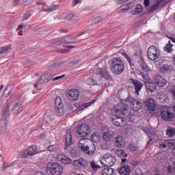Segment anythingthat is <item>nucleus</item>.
I'll return each instance as SVG.
<instances>
[{
    "label": "nucleus",
    "mask_w": 175,
    "mask_h": 175,
    "mask_svg": "<svg viewBox=\"0 0 175 175\" xmlns=\"http://www.w3.org/2000/svg\"><path fill=\"white\" fill-rule=\"evenodd\" d=\"M109 76V72H107V68L104 67L98 69V71L94 72L93 74L94 78L88 79L86 83L88 84V85H102L103 84L102 79H108Z\"/></svg>",
    "instance_id": "nucleus-1"
},
{
    "label": "nucleus",
    "mask_w": 175,
    "mask_h": 175,
    "mask_svg": "<svg viewBox=\"0 0 175 175\" xmlns=\"http://www.w3.org/2000/svg\"><path fill=\"white\" fill-rule=\"evenodd\" d=\"M111 71L113 75L120 76L125 69V63L120 57H113L111 60Z\"/></svg>",
    "instance_id": "nucleus-2"
},
{
    "label": "nucleus",
    "mask_w": 175,
    "mask_h": 175,
    "mask_svg": "<svg viewBox=\"0 0 175 175\" xmlns=\"http://www.w3.org/2000/svg\"><path fill=\"white\" fill-rule=\"evenodd\" d=\"M154 116L161 117L164 121H172L174 118V113L170 111L168 106L160 107L159 110L154 112Z\"/></svg>",
    "instance_id": "nucleus-3"
},
{
    "label": "nucleus",
    "mask_w": 175,
    "mask_h": 175,
    "mask_svg": "<svg viewBox=\"0 0 175 175\" xmlns=\"http://www.w3.org/2000/svg\"><path fill=\"white\" fill-rule=\"evenodd\" d=\"M90 142V139H81L79 140V147L81 148V150L84 152V154H86V155H90V157H92L95 154V151L96 150V148H95V144H93L92 146V148L88 147V142Z\"/></svg>",
    "instance_id": "nucleus-4"
},
{
    "label": "nucleus",
    "mask_w": 175,
    "mask_h": 175,
    "mask_svg": "<svg viewBox=\"0 0 175 175\" xmlns=\"http://www.w3.org/2000/svg\"><path fill=\"white\" fill-rule=\"evenodd\" d=\"M111 111L113 114H122L123 116H129L131 114V109L126 104L120 103L112 108Z\"/></svg>",
    "instance_id": "nucleus-5"
},
{
    "label": "nucleus",
    "mask_w": 175,
    "mask_h": 175,
    "mask_svg": "<svg viewBox=\"0 0 175 175\" xmlns=\"http://www.w3.org/2000/svg\"><path fill=\"white\" fill-rule=\"evenodd\" d=\"M46 173L49 175H61L64 173V167L58 163H52L46 166Z\"/></svg>",
    "instance_id": "nucleus-6"
},
{
    "label": "nucleus",
    "mask_w": 175,
    "mask_h": 175,
    "mask_svg": "<svg viewBox=\"0 0 175 175\" xmlns=\"http://www.w3.org/2000/svg\"><path fill=\"white\" fill-rule=\"evenodd\" d=\"M147 55L150 61H154V62L161 61V52L154 46H151L148 49Z\"/></svg>",
    "instance_id": "nucleus-7"
},
{
    "label": "nucleus",
    "mask_w": 175,
    "mask_h": 175,
    "mask_svg": "<svg viewBox=\"0 0 175 175\" xmlns=\"http://www.w3.org/2000/svg\"><path fill=\"white\" fill-rule=\"evenodd\" d=\"M101 165L105 167L113 166L116 163V157L111 154H105L99 159Z\"/></svg>",
    "instance_id": "nucleus-8"
},
{
    "label": "nucleus",
    "mask_w": 175,
    "mask_h": 175,
    "mask_svg": "<svg viewBox=\"0 0 175 175\" xmlns=\"http://www.w3.org/2000/svg\"><path fill=\"white\" fill-rule=\"evenodd\" d=\"M91 133V129L90 126L87 124H82L78 127V131L77 132V136H80L81 137H85Z\"/></svg>",
    "instance_id": "nucleus-9"
},
{
    "label": "nucleus",
    "mask_w": 175,
    "mask_h": 175,
    "mask_svg": "<svg viewBox=\"0 0 175 175\" xmlns=\"http://www.w3.org/2000/svg\"><path fill=\"white\" fill-rule=\"evenodd\" d=\"M145 105L149 113H152V116H154V114L157 113V111H158L157 110H155V107L157 106V103H155V100L152 98H149L145 102Z\"/></svg>",
    "instance_id": "nucleus-10"
},
{
    "label": "nucleus",
    "mask_w": 175,
    "mask_h": 175,
    "mask_svg": "<svg viewBox=\"0 0 175 175\" xmlns=\"http://www.w3.org/2000/svg\"><path fill=\"white\" fill-rule=\"evenodd\" d=\"M59 8V5H52L51 6H48L46 4H40L39 6V9L40 12H46V13H51L53 12H55L57 9Z\"/></svg>",
    "instance_id": "nucleus-11"
},
{
    "label": "nucleus",
    "mask_w": 175,
    "mask_h": 175,
    "mask_svg": "<svg viewBox=\"0 0 175 175\" xmlns=\"http://www.w3.org/2000/svg\"><path fill=\"white\" fill-rule=\"evenodd\" d=\"M111 121L113 125L116 126H125V118H120V116L115 115L113 117L111 118Z\"/></svg>",
    "instance_id": "nucleus-12"
},
{
    "label": "nucleus",
    "mask_w": 175,
    "mask_h": 175,
    "mask_svg": "<svg viewBox=\"0 0 175 175\" xmlns=\"http://www.w3.org/2000/svg\"><path fill=\"white\" fill-rule=\"evenodd\" d=\"M154 80L158 87L163 88L167 84V81L161 75H154Z\"/></svg>",
    "instance_id": "nucleus-13"
},
{
    "label": "nucleus",
    "mask_w": 175,
    "mask_h": 175,
    "mask_svg": "<svg viewBox=\"0 0 175 175\" xmlns=\"http://www.w3.org/2000/svg\"><path fill=\"white\" fill-rule=\"evenodd\" d=\"M130 81L135 86L136 95H139V92H140V91H142V88H143V83L140 81L135 80L134 79H131Z\"/></svg>",
    "instance_id": "nucleus-14"
},
{
    "label": "nucleus",
    "mask_w": 175,
    "mask_h": 175,
    "mask_svg": "<svg viewBox=\"0 0 175 175\" xmlns=\"http://www.w3.org/2000/svg\"><path fill=\"white\" fill-rule=\"evenodd\" d=\"M73 144V140L72 139V131L70 130H67L66 135V148L65 150L68 149L69 146Z\"/></svg>",
    "instance_id": "nucleus-15"
},
{
    "label": "nucleus",
    "mask_w": 175,
    "mask_h": 175,
    "mask_svg": "<svg viewBox=\"0 0 175 175\" xmlns=\"http://www.w3.org/2000/svg\"><path fill=\"white\" fill-rule=\"evenodd\" d=\"M8 119L5 117L0 119V132L1 133H5L6 128H8Z\"/></svg>",
    "instance_id": "nucleus-16"
},
{
    "label": "nucleus",
    "mask_w": 175,
    "mask_h": 175,
    "mask_svg": "<svg viewBox=\"0 0 175 175\" xmlns=\"http://www.w3.org/2000/svg\"><path fill=\"white\" fill-rule=\"evenodd\" d=\"M130 102L131 103V107L133 108V110H134V111H139V110L142 109V103L137 100L132 98Z\"/></svg>",
    "instance_id": "nucleus-17"
},
{
    "label": "nucleus",
    "mask_w": 175,
    "mask_h": 175,
    "mask_svg": "<svg viewBox=\"0 0 175 175\" xmlns=\"http://www.w3.org/2000/svg\"><path fill=\"white\" fill-rule=\"evenodd\" d=\"M163 2H165V0H157L156 3L149 8V13H153V12L159 9V7L162 6V3H163Z\"/></svg>",
    "instance_id": "nucleus-18"
},
{
    "label": "nucleus",
    "mask_w": 175,
    "mask_h": 175,
    "mask_svg": "<svg viewBox=\"0 0 175 175\" xmlns=\"http://www.w3.org/2000/svg\"><path fill=\"white\" fill-rule=\"evenodd\" d=\"M73 165L75 166H83V167H85V166L88 165V161L83 158H81L78 160H75L73 161Z\"/></svg>",
    "instance_id": "nucleus-19"
},
{
    "label": "nucleus",
    "mask_w": 175,
    "mask_h": 175,
    "mask_svg": "<svg viewBox=\"0 0 175 175\" xmlns=\"http://www.w3.org/2000/svg\"><path fill=\"white\" fill-rule=\"evenodd\" d=\"M68 96L72 99V100H77L79 99V91L72 89L68 92Z\"/></svg>",
    "instance_id": "nucleus-20"
},
{
    "label": "nucleus",
    "mask_w": 175,
    "mask_h": 175,
    "mask_svg": "<svg viewBox=\"0 0 175 175\" xmlns=\"http://www.w3.org/2000/svg\"><path fill=\"white\" fill-rule=\"evenodd\" d=\"M125 145V139L121 135H118L116 137V146H117L119 148L124 147Z\"/></svg>",
    "instance_id": "nucleus-21"
},
{
    "label": "nucleus",
    "mask_w": 175,
    "mask_h": 175,
    "mask_svg": "<svg viewBox=\"0 0 175 175\" xmlns=\"http://www.w3.org/2000/svg\"><path fill=\"white\" fill-rule=\"evenodd\" d=\"M23 110H24V107L23 106V104L18 103L14 105V108L12 109V112L14 113V114H18L21 113Z\"/></svg>",
    "instance_id": "nucleus-22"
},
{
    "label": "nucleus",
    "mask_w": 175,
    "mask_h": 175,
    "mask_svg": "<svg viewBox=\"0 0 175 175\" xmlns=\"http://www.w3.org/2000/svg\"><path fill=\"white\" fill-rule=\"evenodd\" d=\"M145 85L147 92H155V90H157V84H155V83L148 82Z\"/></svg>",
    "instance_id": "nucleus-23"
},
{
    "label": "nucleus",
    "mask_w": 175,
    "mask_h": 175,
    "mask_svg": "<svg viewBox=\"0 0 175 175\" xmlns=\"http://www.w3.org/2000/svg\"><path fill=\"white\" fill-rule=\"evenodd\" d=\"M119 173L121 175L131 174V167L129 165H124L119 170Z\"/></svg>",
    "instance_id": "nucleus-24"
},
{
    "label": "nucleus",
    "mask_w": 175,
    "mask_h": 175,
    "mask_svg": "<svg viewBox=\"0 0 175 175\" xmlns=\"http://www.w3.org/2000/svg\"><path fill=\"white\" fill-rule=\"evenodd\" d=\"M55 105L56 107V110L59 113L60 111H62V100L61 97L57 96L55 100Z\"/></svg>",
    "instance_id": "nucleus-25"
},
{
    "label": "nucleus",
    "mask_w": 175,
    "mask_h": 175,
    "mask_svg": "<svg viewBox=\"0 0 175 175\" xmlns=\"http://www.w3.org/2000/svg\"><path fill=\"white\" fill-rule=\"evenodd\" d=\"M173 70V66L171 65L163 64L160 68L161 73H167V72H172Z\"/></svg>",
    "instance_id": "nucleus-26"
},
{
    "label": "nucleus",
    "mask_w": 175,
    "mask_h": 175,
    "mask_svg": "<svg viewBox=\"0 0 175 175\" xmlns=\"http://www.w3.org/2000/svg\"><path fill=\"white\" fill-rule=\"evenodd\" d=\"M95 101H96L95 100H92L88 103L83 104L81 107L77 108V111H81V110H85L87 107H90V106H92V105H94L95 103Z\"/></svg>",
    "instance_id": "nucleus-27"
},
{
    "label": "nucleus",
    "mask_w": 175,
    "mask_h": 175,
    "mask_svg": "<svg viewBox=\"0 0 175 175\" xmlns=\"http://www.w3.org/2000/svg\"><path fill=\"white\" fill-rule=\"evenodd\" d=\"M38 152V148L35 145L29 146L27 150V155H30V156L36 155Z\"/></svg>",
    "instance_id": "nucleus-28"
},
{
    "label": "nucleus",
    "mask_w": 175,
    "mask_h": 175,
    "mask_svg": "<svg viewBox=\"0 0 175 175\" xmlns=\"http://www.w3.org/2000/svg\"><path fill=\"white\" fill-rule=\"evenodd\" d=\"M113 134L110 131H107L103 133V139L105 142H111L113 139Z\"/></svg>",
    "instance_id": "nucleus-29"
},
{
    "label": "nucleus",
    "mask_w": 175,
    "mask_h": 175,
    "mask_svg": "<svg viewBox=\"0 0 175 175\" xmlns=\"http://www.w3.org/2000/svg\"><path fill=\"white\" fill-rule=\"evenodd\" d=\"M46 83H49V81L46 79V76L42 75L40 76V79L34 84V87L35 88H38L39 84H44Z\"/></svg>",
    "instance_id": "nucleus-30"
},
{
    "label": "nucleus",
    "mask_w": 175,
    "mask_h": 175,
    "mask_svg": "<svg viewBox=\"0 0 175 175\" xmlns=\"http://www.w3.org/2000/svg\"><path fill=\"white\" fill-rule=\"evenodd\" d=\"M122 55L125 58L126 61L129 62L131 68H133V66H135V64H133V59L129 55H128L127 53H123Z\"/></svg>",
    "instance_id": "nucleus-31"
},
{
    "label": "nucleus",
    "mask_w": 175,
    "mask_h": 175,
    "mask_svg": "<svg viewBox=\"0 0 175 175\" xmlns=\"http://www.w3.org/2000/svg\"><path fill=\"white\" fill-rule=\"evenodd\" d=\"M122 55L125 58L126 61L129 62L131 68H133V66H135V64H133V59L129 55H128L127 53H123Z\"/></svg>",
    "instance_id": "nucleus-32"
},
{
    "label": "nucleus",
    "mask_w": 175,
    "mask_h": 175,
    "mask_svg": "<svg viewBox=\"0 0 175 175\" xmlns=\"http://www.w3.org/2000/svg\"><path fill=\"white\" fill-rule=\"evenodd\" d=\"M132 4H124L120 8V12L122 13H126L128 10L132 8Z\"/></svg>",
    "instance_id": "nucleus-33"
},
{
    "label": "nucleus",
    "mask_w": 175,
    "mask_h": 175,
    "mask_svg": "<svg viewBox=\"0 0 175 175\" xmlns=\"http://www.w3.org/2000/svg\"><path fill=\"white\" fill-rule=\"evenodd\" d=\"M139 75L142 76L145 84H147V83H150L151 81V79H150V76H148V75L144 74L143 72H139Z\"/></svg>",
    "instance_id": "nucleus-34"
},
{
    "label": "nucleus",
    "mask_w": 175,
    "mask_h": 175,
    "mask_svg": "<svg viewBox=\"0 0 175 175\" xmlns=\"http://www.w3.org/2000/svg\"><path fill=\"white\" fill-rule=\"evenodd\" d=\"M92 142L94 143H97V142H99L100 140V135H99V133L95 132L91 135Z\"/></svg>",
    "instance_id": "nucleus-35"
},
{
    "label": "nucleus",
    "mask_w": 175,
    "mask_h": 175,
    "mask_svg": "<svg viewBox=\"0 0 175 175\" xmlns=\"http://www.w3.org/2000/svg\"><path fill=\"white\" fill-rule=\"evenodd\" d=\"M116 154L119 158H126L128 157V154L125 152V151L122 149H118L116 150Z\"/></svg>",
    "instance_id": "nucleus-36"
},
{
    "label": "nucleus",
    "mask_w": 175,
    "mask_h": 175,
    "mask_svg": "<svg viewBox=\"0 0 175 175\" xmlns=\"http://www.w3.org/2000/svg\"><path fill=\"white\" fill-rule=\"evenodd\" d=\"M142 12H143V5H142V4H137L135 7V11L133 12V14L136 16L137 14L142 13Z\"/></svg>",
    "instance_id": "nucleus-37"
},
{
    "label": "nucleus",
    "mask_w": 175,
    "mask_h": 175,
    "mask_svg": "<svg viewBox=\"0 0 175 175\" xmlns=\"http://www.w3.org/2000/svg\"><path fill=\"white\" fill-rule=\"evenodd\" d=\"M59 42L60 43H75V41L72 40L69 36H66L63 38H61Z\"/></svg>",
    "instance_id": "nucleus-38"
},
{
    "label": "nucleus",
    "mask_w": 175,
    "mask_h": 175,
    "mask_svg": "<svg viewBox=\"0 0 175 175\" xmlns=\"http://www.w3.org/2000/svg\"><path fill=\"white\" fill-rule=\"evenodd\" d=\"M166 135L169 137H172L175 135V129L174 128H168L166 131Z\"/></svg>",
    "instance_id": "nucleus-39"
},
{
    "label": "nucleus",
    "mask_w": 175,
    "mask_h": 175,
    "mask_svg": "<svg viewBox=\"0 0 175 175\" xmlns=\"http://www.w3.org/2000/svg\"><path fill=\"white\" fill-rule=\"evenodd\" d=\"M172 47H173V44L169 41L168 44L164 47V51H166V53H172V51H173Z\"/></svg>",
    "instance_id": "nucleus-40"
},
{
    "label": "nucleus",
    "mask_w": 175,
    "mask_h": 175,
    "mask_svg": "<svg viewBox=\"0 0 175 175\" xmlns=\"http://www.w3.org/2000/svg\"><path fill=\"white\" fill-rule=\"evenodd\" d=\"M10 50H12V45L4 46L0 50V54H5V53H8V51H10Z\"/></svg>",
    "instance_id": "nucleus-41"
},
{
    "label": "nucleus",
    "mask_w": 175,
    "mask_h": 175,
    "mask_svg": "<svg viewBox=\"0 0 175 175\" xmlns=\"http://www.w3.org/2000/svg\"><path fill=\"white\" fill-rule=\"evenodd\" d=\"M141 68L142 70H143L144 72H151V69H150V67H148V66L144 62L142 63Z\"/></svg>",
    "instance_id": "nucleus-42"
},
{
    "label": "nucleus",
    "mask_w": 175,
    "mask_h": 175,
    "mask_svg": "<svg viewBox=\"0 0 175 175\" xmlns=\"http://www.w3.org/2000/svg\"><path fill=\"white\" fill-rule=\"evenodd\" d=\"M61 162L64 165H69V163H72V159H69L68 157H64L61 159Z\"/></svg>",
    "instance_id": "nucleus-43"
},
{
    "label": "nucleus",
    "mask_w": 175,
    "mask_h": 175,
    "mask_svg": "<svg viewBox=\"0 0 175 175\" xmlns=\"http://www.w3.org/2000/svg\"><path fill=\"white\" fill-rule=\"evenodd\" d=\"M128 148L129 150H130V151H132L133 152H135V151H137V150H139V148L134 144H130L128 146Z\"/></svg>",
    "instance_id": "nucleus-44"
},
{
    "label": "nucleus",
    "mask_w": 175,
    "mask_h": 175,
    "mask_svg": "<svg viewBox=\"0 0 175 175\" xmlns=\"http://www.w3.org/2000/svg\"><path fill=\"white\" fill-rule=\"evenodd\" d=\"M32 16V12H29L22 16V21H27Z\"/></svg>",
    "instance_id": "nucleus-45"
},
{
    "label": "nucleus",
    "mask_w": 175,
    "mask_h": 175,
    "mask_svg": "<svg viewBox=\"0 0 175 175\" xmlns=\"http://www.w3.org/2000/svg\"><path fill=\"white\" fill-rule=\"evenodd\" d=\"M90 167H92V169L94 172H96V170H98V169H99V167H100V166L98 165V164H96L95 163V161L91 162Z\"/></svg>",
    "instance_id": "nucleus-46"
},
{
    "label": "nucleus",
    "mask_w": 175,
    "mask_h": 175,
    "mask_svg": "<svg viewBox=\"0 0 175 175\" xmlns=\"http://www.w3.org/2000/svg\"><path fill=\"white\" fill-rule=\"evenodd\" d=\"M167 146L168 147H175V140L174 139H167L165 140Z\"/></svg>",
    "instance_id": "nucleus-47"
},
{
    "label": "nucleus",
    "mask_w": 175,
    "mask_h": 175,
    "mask_svg": "<svg viewBox=\"0 0 175 175\" xmlns=\"http://www.w3.org/2000/svg\"><path fill=\"white\" fill-rule=\"evenodd\" d=\"M104 172L107 174V175H113L114 170L113 168H105Z\"/></svg>",
    "instance_id": "nucleus-48"
},
{
    "label": "nucleus",
    "mask_w": 175,
    "mask_h": 175,
    "mask_svg": "<svg viewBox=\"0 0 175 175\" xmlns=\"http://www.w3.org/2000/svg\"><path fill=\"white\" fill-rule=\"evenodd\" d=\"M48 150L51 152L58 151V146L57 145H51L48 147Z\"/></svg>",
    "instance_id": "nucleus-49"
},
{
    "label": "nucleus",
    "mask_w": 175,
    "mask_h": 175,
    "mask_svg": "<svg viewBox=\"0 0 175 175\" xmlns=\"http://www.w3.org/2000/svg\"><path fill=\"white\" fill-rule=\"evenodd\" d=\"M167 147V144L166 143V141L165 142H162L159 144V148L160 150H165Z\"/></svg>",
    "instance_id": "nucleus-50"
},
{
    "label": "nucleus",
    "mask_w": 175,
    "mask_h": 175,
    "mask_svg": "<svg viewBox=\"0 0 175 175\" xmlns=\"http://www.w3.org/2000/svg\"><path fill=\"white\" fill-rule=\"evenodd\" d=\"M102 21V17L97 16L92 21V24H98V23H100Z\"/></svg>",
    "instance_id": "nucleus-51"
},
{
    "label": "nucleus",
    "mask_w": 175,
    "mask_h": 175,
    "mask_svg": "<svg viewBox=\"0 0 175 175\" xmlns=\"http://www.w3.org/2000/svg\"><path fill=\"white\" fill-rule=\"evenodd\" d=\"M170 94H172L174 99L175 100V85L172 86L170 90Z\"/></svg>",
    "instance_id": "nucleus-52"
},
{
    "label": "nucleus",
    "mask_w": 175,
    "mask_h": 175,
    "mask_svg": "<svg viewBox=\"0 0 175 175\" xmlns=\"http://www.w3.org/2000/svg\"><path fill=\"white\" fill-rule=\"evenodd\" d=\"M160 100L161 102H166V100H167V96L161 94L160 96Z\"/></svg>",
    "instance_id": "nucleus-53"
},
{
    "label": "nucleus",
    "mask_w": 175,
    "mask_h": 175,
    "mask_svg": "<svg viewBox=\"0 0 175 175\" xmlns=\"http://www.w3.org/2000/svg\"><path fill=\"white\" fill-rule=\"evenodd\" d=\"M125 2H128V0H116L117 5H122V3H125Z\"/></svg>",
    "instance_id": "nucleus-54"
},
{
    "label": "nucleus",
    "mask_w": 175,
    "mask_h": 175,
    "mask_svg": "<svg viewBox=\"0 0 175 175\" xmlns=\"http://www.w3.org/2000/svg\"><path fill=\"white\" fill-rule=\"evenodd\" d=\"M73 18V14H69L68 16H66V20L68 21H70Z\"/></svg>",
    "instance_id": "nucleus-55"
},
{
    "label": "nucleus",
    "mask_w": 175,
    "mask_h": 175,
    "mask_svg": "<svg viewBox=\"0 0 175 175\" xmlns=\"http://www.w3.org/2000/svg\"><path fill=\"white\" fill-rule=\"evenodd\" d=\"M44 76H45V77L46 78L48 81H50V80H51V73H46V74L44 75Z\"/></svg>",
    "instance_id": "nucleus-56"
},
{
    "label": "nucleus",
    "mask_w": 175,
    "mask_h": 175,
    "mask_svg": "<svg viewBox=\"0 0 175 175\" xmlns=\"http://www.w3.org/2000/svg\"><path fill=\"white\" fill-rule=\"evenodd\" d=\"M64 77H65V75H63L59 76V77H56L53 78V81H55L56 80H59L60 79H62Z\"/></svg>",
    "instance_id": "nucleus-57"
},
{
    "label": "nucleus",
    "mask_w": 175,
    "mask_h": 175,
    "mask_svg": "<svg viewBox=\"0 0 175 175\" xmlns=\"http://www.w3.org/2000/svg\"><path fill=\"white\" fill-rule=\"evenodd\" d=\"M144 3L146 8H148L150 6V0H144Z\"/></svg>",
    "instance_id": "nucleus-58"
},
{
    "label": "nucleus",
    "mask_w": 175,
    "mask_h": 175,
    "mask_svg": "<svg viewBox=\"0 0 175 175\" xmlns=\"http://www.w3.org/2000/svg\"><path fill=\"white\" fill-rule=\"evenodd\" d=\"M24 3L26 5H31V3H32V0H25Z\"/></svg>",
    "instance_id": "nucleus-59"
},
{
    "label": "nucleus",
    "mask_w": 175,
    "mask_h": 175,
    "mask_svg": "<svg viewBox=\"0 0 175 175\" xmlns=\"http://www.w3.org/2000/svg\"><path fill=\"white\" fill-rule=\"evenodd\" d=\"M12 165H13V163H10V164H4V165H3V169H8V167L12 166Z\"/></svg>",
    "instance_id": "nucleus-60"
},
{
    "label": "nucleus",
    "mask_w": 175,
    "mask_h": 175,
    "mask_svg": "<svg viewBox=\"0 0 175 175\" xmlns=\"http://www.w3.org/2000/svg\"><path fill=\"white\" fill-rule=\"evenodd\" d=\"M34 175H46V174L42 172H38L34 174Z\"/></svg>",
    "instance_id": "nucleus-61"
},
{
    "label": "nucleus",
    "mask_w": 175,
    "mask_h": 175,
    "mask_svg": "<svg viewBox=\"0 0 175 175\" xmlns=\"http://www.w3.org/2000/svg\"><path fill=\"white\" fill-rule=\"evenodd\" d=\"M79 1H80V0H74L72 1L73 5H77V3H79Z\"/></svg>",
    "instance_id": "nucleus-62"
},
{
    "label": "nucleus",
    "mask_w": 175,
    "mask_h": 175,
    "mask_svg": "<svg viewBox=\"0 0 175 175\" xmlns=\"http://www.w3.org/2000/svg\"><path fill=\"white\" fill-rule=\"evenodd\" d=\"M84 33H85V31H82V32H80L79 33L77 34V36H81V35H84Z\"/></svg>",
    "instance_id": "nucleus-63"
},
{
    "label": "nucleus",
    "mask_w": 175,
    "mask_h": 175,
    "mask_svg": "<svg viewBox=\"0 0 175 175\" xmlns=\"http://www.w3.org/2000/svg\"><path fill=\"white\" fill-rule=\"evenodd\" d=\"M172 154L174 157H175V147L172 149Z\"/></svg>",
    "instance_id": "nucleus-64"
}]
</instances>
